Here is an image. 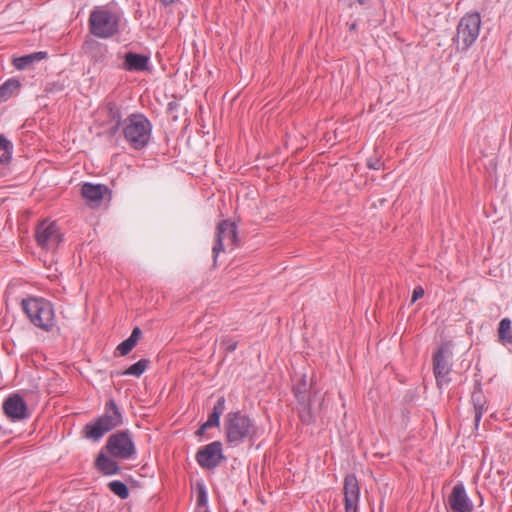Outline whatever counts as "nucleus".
I'll return each mask as SVG.
<instances>
[{
	"instance_id": "f257e3e1",
	"label": "nucleus",
	"mask_w": 512,
	"mask_h": 512,
	"mask_svg": "<svg viewBox=\"0 0 512 512\" xmlns=\"http://www.w3.org/2000/svg\"><path fill=\"white\" fill-rule=\"evenodd\" d=\"M113 118L117 119L115 130L122 126L123 136L132 148L140 150L148 144L152 126L144 115L131 114L123 122L119 115H114Z\"/></svg>"
},
{
	"instance_id": "f03ea898",
	"label": "nucleus",
	"mask_w": 512,
	"mask_h": 512,
	"mask_svg": "<svg viewBox=\"0 0 512 512\" xmlns=\"http://www.w3.org/2000/svg\"><path fill=\"white\" fill-rule=\"evenodd\" d=\"M121 15L106 6H96L88 19L89 32L101 39H108L119 33Z\"/></svg>"
},
{
	"instance_id": "7ed1b4c3",
	"label": "nucleus",
	"mask_w": 512,
	"mask_h": 512,
	"mask_svg": "<svg viewBox=\"0 0 512 512\" xmlns=\"http://www.w3.org/2000/svg\"><path fill=\"white\" fill-rule=\"evenodd\" d=\"M226 440L233 446H238L246 440L253 439L257 427L253 420L241 412H230L225 417Z\"/></svg>"
},
{
	"instance_id": "20e7f679",
	"label": "nucleus",
	"mask_w": 512,
	"mask_h": 512,
	"mask_svg": "<svg viewBox=\"0 0 512 512\" xmlns=\"http://www.w3.org/2000/svg\"><path fill=\"white\" fill-rule=\"evenodd\" d=\"M25 314L36 327L50 331L55 325L54 309L50 302L42 298H30L22 301Z\"/></svg>"
},
{
	"instance_id": "39448f33",
	"label": "nucleus",
	"mask_w": 512,
	"mask_h": 512,
	"mask_svg": "<svg viewBox=\"0 0 512 512\" xmlns=\"http://www.w3.org/2000/svg\"><path fill=\"white\" fill-rule=\"evenodd\" d=\"M481 28V16L478 12L466 13L457 25L452 38L456 51H467L477 40Z\"/></svg>"
},
{
	"instance_id": "423d86ee",
	"label": "nucleus",
	"mask_w": 512,
	"mask_h": 512,
	"mask_svg": "<svg viewBox=\"0 0 512 512\" xmlns=\"http://www.w3.org/2000/svg\"><path fill=\"white\" fill-rule=\"evenodd\" d=\"M122 423L121 413L113 400L107 404L106 413L95 422L88 423L84 427V435L93 441H98L104 434Z\"/></svg>"
},
{
	"instance_id": "0eeeda50",
	"label": "nucleus",
	"mask_w": 512,
	"mask_h": 512,
	"mask_svg": "<svg viewBox=\"0 0 512 512\" xmlns=\"http://www.w3.org/2000/svg\"><path fill=\"white\" fill-rule=\"evenodd\" d=\"M108 453L119 459H130L135 453V445L126 431L112 434L106 443Z\"/></svg>"
},
{
	"instance_id": "6e6552de",
	"label": "nucleus",
	"mask_w": 512,
	"mask_h": 512,
	"mask_svg": "<svg viewBox=\"0 0 512 512\" xmlns=\"http://www.w3.org/2000/svg\"><path fill=\"white\" fill-rule=\"evenodd\" d=\"M225 242L231 246H237L238 242L236 225L228 220L220 222L217 226L215 244L212 247L214 264L220 252L224 251Z\"/></svg>"
},
{
	"instance_id": "1a4fd4ad",
	"label": "nucleus",
	"mask_w": 512,
	"mask_h": 512,
	"mask_svg": "<svg viewBox=\"0 0 512 512\" xmlns=\"http://www.w3.org/2000/svg\"><path fill=\"white\" fill-rule=\"evenodd\" d=\"M36 241L39 246L47 250H54L61 242V234L55 222L42 221L35 232Z\"/></svg>"
},
{
	"instance_id": "9d476101",
	"label": "nucleus",
	"mask_w": 512,
	"mask_h": 512,
	"mask_svg": "<svg viewBox=\"0 0 512 512\" xmlns=\"http://www.w3.org/2000/svg\"><path fill=\"white\" fill-rule=\"evenodd\" d=\"M433 371L438 387L449 383L451 372L450 352L446 346H441L433 355Z\"/></svg>"
},
{
	"instance_id": "9b49d317",
	"label": "nucleus",
	"mask_w": 512,
	"mask_h": 512,
	"mask_svg": "<svg viewBox=\"0 0 512 512\" xmlns=\"http://www.w3.org/2000/svg\"><path fill=\"white\" fill-rule=\"evenodd\" d=\"M223 459L222 443L219 441H214L202 447L196 453L197 463L205 469H214Z\"/></svg>"
},
{
	"instance_id": "f8f14e48",
	"label": "nucleus",
	"mask_w": 512,
	"mask_h": 512,
	"mask_svg": "<svg viewBox=\"0 0 512 512\" xmlns=\"http://www.w3.org/2000/svg\"><path fill=\"white\" fill-rule=\"evenodd\" d=\"M360 487L355 475L348 474L344 480L345 512H357Z\"/></svg>"
},
{
	"instance_id": "ddd939ff",
	"label": "nucleus",
	"mask_w": 512,
	"mask_h": 512,
	"mask_svg": "<svg viewBox=\"0 0 512 512\" xmlns=\"http://www.w3.org/2000/svg\"><path fill=\"white\" fill-rule=\"evenodd\" d=\"M6 415L13 420H22L28 416L27 405L18 394L9 396L3 403Z\"/></svg>"
},
{
	"instance_id": "4468645a",
	"label": "nucleus",
	"mask_w": 512,
	"mask_h": 512,
	"mask_svg": "<svg viewBox=\"0 0 512 512\" xmlns=\"http://www.w3.org/2000/svg\"><path fill=\"white\" fill-rule=\"evenodd\" d=\"M448 500L453 512L473 511V505L469 500L465 488L462 484H457L453 487Z\"/></svg>"
},
{
	"instance_id": "2eb2a0df",
	"label": "nucleus",
	"mask_w": 512,
	"mask_h": 512,
	"mask_svg": "<svg viewBox=\"0 0 512 512\" xmlns=\"http://www.w3.org/2000/svg\"><path fill=\"white\" fill-rule=\"evenodd\" d=\"M149 61V56L129 51L124 55L122 68L131 72L146 71L149 69Z\"/></svg>"
},
{
	"instance_id": "dca6fc26",
	"label": "nucleus",
	"mask_w": 512,
	"mask_h": 512,
	"mask_svg": "<svg viewBox=\"0 0 512 512\" xmlns=\"http://www.w3.org/2000/svg\"><path fill=\"white\" fill-rule=\"evenodd\" d=\"M83 51L94 63H103L106 59L108 48L96 40H86L82 46Z\"/></svg>"
},
{
	"instance_id": "f3484780",
	"label": "nucleus",
	"mask_w": 512,
	"mask_h": 512,
	"mask_svg": "<svg viewBox=\"0 0 512 512\" xmlns=\"http://www.w3.org/2000/svg\"><path fill=\"white\" fill-rule=\"evenodd\" d=\"M293 391L298 402L303 405L304 409H307V412L301 415L302 420L309 422L311 418L310 403L307 399V382L305 375L301 376L299 383L294 386Z\"/></svg>"
},
{
	"instance_id": "a211bd4d",
	"label": "nucleus",
	"mask_w": 512,
	"mask_h": 512,
	"mask_svg": "<svg viewBox=\"0 0 512 512\" xmlns=\"http://www.w3.org/2000/svg\"><path fill=\"white\" fill-rule=\"evenodd\" d=\"M107 187L101 184L85 183L81 188L82 196L91 203L99 204L103 199Z\"/></svg>"
},
{
	"instance_id": "6ab92c4d",
	"label": "nucleus",
	"mask_w": 512,
	"mask_h": 512,
	"mask_svg": "<svg viewBox=\"0 0 512 512\" xmlns=\"http://www.w3.org/2000/svg\"><path fill=\"white\" fill-rule=\"evenodd\" d=\"M47 57V52L39 51L27 54L13 59V65L18 70H24L32 66L35 62L41 61Z\"/></svg>"
},
{
	"instance_id": "aec40b11",
	"label": "nucleus",
	"mask_w": 512,
	"mask_h": 512,
	"mask_svg": "<svg viewBox=\"0 0 512 512\" xmlns=\"http://www.w3.org/2000/svg\"><path fill=\"white\" fill-rule=\"evenodd\" d=\"M141 335H142L141 329L139 327H135L133 329L131 335L129 336V338H127L126 340L121 342L117 346L116 350L119 352V354L121 356L127 355L136 346V344L139 341Z\"/></svg>"
},
{
	"instance_id": "412c9836",
	"label": "nucleus",
	"mask_w": 512,
	"mask_h": 512,
	"mask_svg": "<svg viewBox=\"0 0 512 512\" xmlns=\"http://www.w3.org/2000/svg\"><path fill=\"white\" fill-rule=\"evenodd\" d=\"M96 466L102 473L106 475L117 474L120 470L118 464L103 453L98 455L96 459Z\"/></svg>"
},
{
	"instance_id": "4be33fe9",
	"label": "nucleus",
	"mask_w": 512,
	"mask_h": 512,
	"mask_svg": "<svg viewBox=\"0 0 512 512\" xmlns=\"http://www.w3.org/2000/svg\"><path fill=\"white\" fill-rule=\"evenodd\" d=\"M225 410V398L220 397L213 407L212 413L208 420L204 423V428L218 427L220 424V416Z\"/></svg>"
},
{
	"instance_id": "5701e85b",
	"label": "nucleus",
	"mask_w": 512,
	"mask_h": 512,
	"mask_svg": "<svg viewBox=\"0 0 512 512\" xmlns=\"http://www.w3.org/2000/svg\"><path fill=\"white\" fill-rule=\"evenodd\" d=\"M498 337L500 342L512 344V327L509 318H503L498 327Z\"/></svg>"
},
{
	"instance_id": "b1692460",
	"label": "nucleus",
	"mask_w": 512,
	"mask_h": 512,
	"mask_svg": "<svg viewBox=\"0 0 512 512\" xmlns=\"http://www.w3.org/2000/svg\"><path fill=\"white\" fill-rule=\"evenodd\" d=\"M341 5L344 9L350 11V15L353 16L358 12L359 8H369L372 0H340Z\"/></svg>"
},
{
	"instance_id": "393cba45",
	"label": "nucleus",
	"mask_w": 512,
	"mask_h": 512,
	"mask_svg": "<svg viewBox=\"0 0 512 512\" xmlns=\"http://www.w3.org/2000/svg\"><path fill=\"white\" fill-rule=\"evenodd\" d=\"M149 360L141 359L135 364L131 365L128 369H126L123 374L124 375H132L135 377H140L145 370L148 368Z\"/></svg>"
},
{
	"instance_id": "a878e982",
	"label": "nucleus",
	"mask_w": 512,
	"mask_h": 512,
	"mask_svg": "<svg viewBox=\"0 0 512 512\" xmlns=\"http://www.w3.org/2000/svg\"><path fill=\"white\" fill-rule=\"evenodd\" d=\"M21 83L15 78L8 79L0 86V96H11L20 88Z\"/></svg>"
},
{
	"instance_id": "bb28decb",
	"label": "nucleus",
	"mask_w": 512,
	"mask_h": 512,
	"mask_svg": "<svg viewBox=\"0 0 512 512\" xmlns=\"http://www.w3.org/2000/svg\"><path fill=\"white\" fill-rule=\"evenodd\" d=\"M109 489L121 499H127L129 490L125 483L115 480L108 484Z\"/></svg>"
},
{
	"instance_id": "cd10ccee",
	"label": "nucleus",
	"mask_w": 512,
	"mask_h": 512,
	"mask_svg": "<svg viewBox=\"0 0 512 512\" xmlns=\"http://www.w3.org/2000/svg\"><path fill=\"white\" fill-rule=\"evenodd\" d=\"M367 167L373 170H380L384 168V162L378 156L370 157L367 160Z\"/></svg>"
},
{
	"instance_id": "c85d7f7f",
	"label": "nucleus",
	"mask_w": 512,
	"mask_h": 512,
	"mask_svg": "<svg viewBox=\"0 0 512 512\" xmlns=\"http://www.w3.org/2000/svg\"><path fill=\"white\" fill-rule=\"evenodd\" d=\"M12 148V145L9 140H7L4 135L0 134V150H4L9 152Z\"/></svg>"
},
{
	"instance_id": "c756f323",
	"label": "nucleus",
	"mask_w": 512,
	"mask_h": 512,
	"mask_svg": "<svg viewBox=\"0 0 512 512\" xmlns=\"http://www.w3.org/2000/svg\"><path fill=\"white\" fill-rule=\"evenodd\" d=\"M424 295V289L420 286H417L414 290H413V294H412V302L414 303L415 301H417L419 298L423 297Z\"/></svg>"
},
{
	"instance_id": "7c9ffc66",
	"label": "nucleus",
	"mask_w": 512,
	"mask_h": 512,
	"mask_svg": "<svg viewBox=\"0 0 512 512\" xmlns=\"http://www.w3.org/2000/svg\"><path fill=\"white\" fill-rule=\"evenodd\" d=\"M198 505H205L207 503V495L203 488H200L198 493Z\"/></svg>"
},
{
	"instance_id": "2f4dec72",
	"label": "nucleus",
	"mask_w": 512,
	"mask_h": 512,
	"mask_svg": "<svg viewBox=\"0 0 512 512\" xmlns=\"http://www.w3.org/2000/svg\"><path fill=\"white\" fill-rule=\"evenodd\" d=\"M482 414H483V406L482 405L478 406L475 404V424H476V426L479 424Z\"/></svg>"
},
{
	"instance_id": "473e14b6",
	"label": "nucleus",
	"mask_w": 512,
	"mask_h": 512,
	"mask_svg": "<svg viewBox=\"0 0 512 512\" xmlns=\"http://www.w3.org/2000/svg\"><path fill=\"white\" fill-rule=\"evenodd\" d=\"M177 0H160V2L165 5V6H168L170 4H173L175 3Z\"/></svg>"
},
{
	"instance_id": "72a5a7b5",
	"label": "nucleus",
	"mask_w": 512,
	"mask_h": 512,
	"mask_svg": "<svg viewBox=\"0 0 512 512\" xmlns=\"http://www.w3.org/2000/svg\"><path fill=\"white\" fill-rule=\"evenodd\" d=\"M208 428H204V424L199 428V430L197 431V434L199 436L203 435L204 432L207 430Z\"/></svg>"
},
{
	"instance_id": "f704fd0d",
	"label": "nucleus",
	"mask_w": 512,
	"mask_h": 512,
	"mask_svg": "<svg viewBox=\"0 0 512 512\" xmlns=\"http://www.w3.org/2000/svg\"><path fill=\"white\" fill-rule=\"evenodd\" d=\"M177 106L176 102H170L168 105L169 110H173Z\"/></svg>"
},
{
	"instance_id": "c9c22d12",
	"label": "nucleus",
	"mask_w": 512,
	"mask_h": 512,
	"mask_svg": "<svg viewBox=\"0 0 512 512\" xmlns=\"http://www.w3.org/2000/svg\"><path fill=\"white\" fill-rule=\"evenodd\" d=\"M349 29H350V30H356V29H357V24H356V22L351 23V24L349 25Z\"/></svg>"
},
{
	"instance_id": "e433bc0d",
	"label": "nucleus",
	"mask_w": 512,
	"mask_h": 512,
	"mask_svg": "<svg viewBox=\"0 0 512 512\" xmlns=\"http://www.w3.org/2000/svg\"><path fill=\"white\" fill-rule=\"evenodd\" d=\"M235 347H236V345H235V344H233V345H231V346H230V349H231V350H234V349H235Z\"/></svg>"
}]
</instances>
